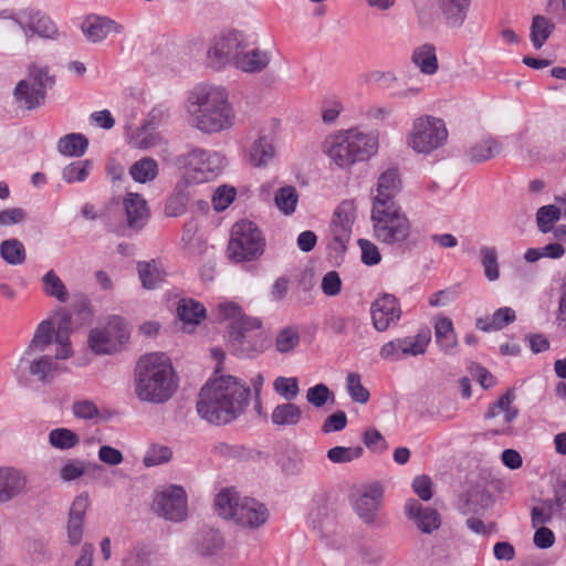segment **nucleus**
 <instances>
[{"label": "nucleus", "mask_w": 566, "mask_h": 566, "mask_svg": "<svg viewBox=\"0 0 566 566\" xmlns=\"http://www.w3.org/2000/svg\"><path fill=\"white\" fill-rule=\"evenodd\" d=\"M184 109L188 125L203 135L226 133L237 124V113L229 92L221 85H195L187 93Z\"/></svg>", "instance_id": "obj_1"}, {"label": "nucleus", "mask_w": 566, "mask_h": 566, "mask_svg": "<svg viewBox=\"0 0 566 566\" xmlns=\"http://www.w3.org/2000/svg\"><path fill=\"white\" fill-rule=\"evenodd\" d=\"M250 395V387L241 379L230 375L214 376L199 392L197 412L209 423L226 424L245 411Z\"/></svg>", "instance_id": "obj_2"}, {"label": "nucleus", "mask_w": 566, "mask_h": 566, "mask_svg": "<svg viewBox=\"0 0 566 566\" xmlns=\"http://www.w3.org/2000/svg\"><path fill=\"white\" fill-rule=\"evenodd\" d=\"M177 388V376L165 353H150L138 359L134 371V392L140 401L165 403Z\"/></svg>", "instance_id": "obj_3"}, {"label": "nucleus", "mask_w": 566, "mask_h": 566, "mask_svg": "<svg viewBox=\"0 0 566 566\" xmlns=\"http://www.w3.org/2000/svg\"><path fill=\"white\" fill-rule=\"evenodd\" d=\"M213 506L221 518L245 531L259 530L270 517L265 504L254 497L240 495L233 488L219 491L214 496Z\"/></svg>", "instance_id": "obj_4"}, {"label": "nucleus", "mask_w": 566, "mask_h": 566, "mask_svg": "<svg viewBox=\"0 0 566 566\" xmlns=\"http://www.w3.org/2000/svg\"><path fill=\"white\" fill-rule=\"evenodd\" d=\"M323 149L337 167L345 169L376 155L378 136L374 133L352 128L327 138Z\"/></svg>", "instance_id": "obj_5"}, {"label": "nucleus", "mask_w": 566, "mask_h": 566, "mask_svg": "<svg viewBox=\"0 0 566 566\" xmlns=\"http://www.w3.org/2000/svg\"><path fill=\"white\" fill-rule=\"evenodd\" d=\"M374 238L387 247H401L411 237L412 226L400 205L371 207Z\"/></svg>", "instance_id": "obj_6"}, {"label": "nucleus", "mask_w": 566, "mask_h": 566, "mask_svg": "<svg viewBox=\"0 0 566 566\" xmlns=\"http://www.w3.org/2000/svg\"><path fill=\"white\" fill-rule=\"evenodd\" d=\"M448 136L443 119L431 115H420L412 120L406 143L415 153L430 155L446 145Z\"/></svg>", "instance_id": "obj_7"}, {"label": "nucleus", "mask_w": 566, "mask_h": 566, "mask_svg": "<svg viewBox=\"0 0 566 566\" xmlns=\"http://www.w3.org/2000/svg\"><path fill=\"white\" fill-rule=\"evenodd\" d=\"M226 166V156L216 150L195 147L184 156L185 178L190 184L210 182L222 174Z\"/></svg>", "instance_id": "obj_8"}, {"label": "nucleus", "mask_w": 566, "mask_h": 566, "mask_svg": "<svg viewBox=\"0 0 566 566\" xmlns=\"http://www.w3.org/2000/svg\"><path fill=\"white\" fill-rule=\"evenodd\" d=\"M264 247V238L253 222L241 220L233 224L227 249L230 260L233 262L255 260L263 254Z\"/></svg>", "instance_id": "obj_9"}, {"label": "nucleus", "mask_w": 566, "mask_h": 566, "mask_svg": "<svg viewBox=\"0 0 566 566\" xmlns=\"http://www.w3.org/2000/svg\"><path fill=\"white\" fill-rule=\"evenodd\" d=\"M53 83L45 65L32 63L28 66V76L19 81L13 90V97L19 107L33 111L45 99V90Z\"/></svg>", "instance_id": "obj_10"}, {"label": "nucleus", "mask_w": 566, "mask_h": 566, "mask_svg": "<svg viewBox=\"0 0 566 566\" xmlns=\"http://www.w3.org/2000/svg\"><path fill=\"white\" fill-rule=\"evenodd\" d=\"M248 48L244 35L238 31L222 34L213 40L208 50V62L219 70L227 64L235 65L242 50Z\"/></svg>", "instance_id": "obj_11"}, {"label": "nucleus", "mask_w": 566, "mask_h": 566, "mask_svg": "<svg viewBox=\"0 0 566 566\" xmlns=\"http://www.w3.org/2000/svg\"><path fill=\"white\" fill-rule=\"evenodd\" d=\"M357 216V207L353 200L342 201L334 211L331 222L332 242L329 247L344 252L352 237V229Z\"/></svg>", "instance_id": "obj_12"}, {"label": "nucleus", "mask_w": 566, "mask_h": 566, "mask_svg": "<svg viewBox=\"0 0 566 566\" xmlns=\"http://www.w3.org/2000/svg\"><path fill=\"white\" fill-rule=\"evenodd\" d=\"M153 510L161 517L179 522L187 516V494L178 485H170L156 493Z\"/></svg>", "instance_id": "obj_13"}, {"label": "nucleus", "mask_w": 566, "mask_h": 566, "mask_svg": "<svg viewBox=\"0 0 566 566\" xmlns=\"http://www.w3.org/2000/svg\"><path fill=\"white\" fill-rule=\"evenodd\" d=\"M13 21L20 27L27 40L33 38L56 39L59 30L54 21L36 9H24L18 12Z\"/></svg>", "instance_id": "obj_14"}, {"label": "nucleus", "mask_w": 566, "mask_h": 566, "mask_svg": "<svg viewBox=\"0 0 566 566\" xmlns=\"http://www.w3.org/2000/svg\"><path fill=\"white\" fill-rule=\"evenodd\" d=\"M59 371L60 366L53 357L41 353H22L13 368L15 375L28 373L42 384H51Z\"/></svg>", "instance_id": "obj_15"}, {"label": "nucleus", "mask_w": 566, "mask_h": 566, "mask_svg": "<svg viewBox=\"0 0 566 566\" xmlns=\"http://www.w3.org/2000/svg\"><path fill=\"white\" fill-rule=\"evenodd\" d=\"M256 331L238 328L228 332V345L234 355L250 358L264 352L265 337Z\"/></svg>", "instance_id": "obj_16"}, {"label": "nucleus", "mask_w": 566, "mask_h": 566, "mask_svg": "<svg viewBox=\"0 0 566 566\" xmlns=\"http://www.w3.org/2000/svg\"><path fill=\"white\" fill-rule=\"evenodd\" d=\"M373 326L377 332H386L395 327L401 317L399 301L390 294L375 300L370 306Z\"/></svg>", "instance_id": "obj_17"}, {"label": "nucleus", "mask_w": 566, "mask_h": 566, "mask_svg": "<svg viewBox=\"0 0 566 566\" xmlns=\"http://www.w3.org/2000/svg\"><path fill=\"white\" fill-rule=\"evenodd\" d=\"M382 495L384 489L378 483L365 486L353 495V509L365 523H373L375 521Z\"/></svg>", "instance_id": "obj_18"}, {"label": "nucleus", "mask_w": 566, "mask_h": 566, "mask_svg": "<svg viewBox=\"0 0 566 566\" xmlns=\"http://www.w3.org/2000/svg\"><path fill=\"white\" fill-rule=\"evenodd\" d=\"M402 189V180L398 168L389 167L384 170L376 182V193L371 199V207L399 205L395 198Z\"/></svg>", "instance_id": "obj_19"}, {"label": "nucleus", "mask_w": 566, "mask_h": 566, "mask_svg": "<svg viewBox=\"0 0 566 566\" xmlns=\"http://www.w3.org/2000/svg\"><path fill=\"white\" fill-rule=\"evenodd\" d=\"M127 230L138 233L147 224L150 212L145 198L136 192L127 191L123 198Z\"/></svg>", "instance_id": "obj_20"}, {"label": "nucleus", "mask_w": 566, "mask_h": 566, "mask_svg": "<svg viewBox=\"0 0 566 566\" xmlns=\"http://www.w3.org/2000/svg\"><path fill=\"white\" fill-rule=\"evenodd\" d=\"M276 150L271 137L259 133L244 148L245 160L254 168H265L275 158Z\"/></svg>", "instance_id": "obj_21"}, {"label": "nucleus", "mask_w": 566, "mask_h": 566, "mask_svg": "<svg viewBox=\"0 0 566 566\" xmlns=\"http://www.w3.org/2000/svg\"><path fill=\"white\" fill-rule=\"evenodd\" d=\"M516 396L513 389H509L502 395L496 401L490 405L489 410L485 413L486 419H496L502 417V427L493 430L495 434H509L511 432L510 423L513 422L517 415V408L512 406Z\"/></svg>", "instance_id": "obj_22"}, {"label": "nucleus", "mask_w": 566, "mask_h": 566, "mask_svg": "<svg viewBox=\"0 0 566 566\" xmlns=\"http://www.w3.org/2000/svg\"><path fill=\"white\" fill-rule=\"evenodd\" d=\"M407 517L422 532L430 534L441 525V517L437 510L423 506L419 501L409 499L405 504Z\"/></svg>", "instance_id": "obj_23"}, {"label": "nucleus", "mask_w": 566, "mask_h": 566, "mask_svg": "<svg viewBox=\"0 0 566 566\" xmlns=\"http://www.w3.org/2000/svg\"><path fill=\"white\" fill-rule=\"evenodd\" d=\"M88 509V497L84 494L76 496L69 510L66 523L67 542L76 546L83 538V521Z\"/></svg>", "instance_id": "obj_24"}, {"label": "nucleus", "mask_w": 566, "mask_h": 566, "mask_svg": "<svg viewBox=\"0 0 566 566\" xmlns=\"http://www.w3.org/2000/svg\"><path fill=\"white\" fill-rule=\"evenodd\" d=\"M218 318L229 322V331L260 329L261 327V322L258 318L245 316L241 307L233 302H222L218 305Z\"/></svg>", "instance_id": "obj_25"}, {"label": "nucleus", "mask_w": 566, "mask_h": 566, "mask_svg": "<svg viewBox=\"0 0 566 566\" xmlns=\"http://www.w3.org/2000/svg\"><path fill=\"white\" fill-rule=\"evenodd\" d=\"M25 486V476L20 471L9 467L0 468V504L23 493Z\"/></svg>", "instance_id": "obj_26"}, {"label": "nucleus", "mask_w": 566, "mask_h": 566, "mask_svg": "<svg viewBox=\"0 0 566 566\" xmlns=\"http://www.w3.org/2000/svg\"><path fill=\"white\" fill-rule=\"evenodd\" d=\"M434 340L446 355H454L458 348V338L453 323L449 317L439 316L434 323Z\"/></svg>", "instance_id": "obj_27"}, {"label": "nucleus", "mask_w": 566, "mask_h": 566, "mask_svg": "<svg viewBox=\"0 0 566 566\" xmlns=\"http://www.w3.org/2000/svg\"><path fill=\"white\" fill-rule=\"evenodd\" d=\"M177 314L182 322V329L191 333L206 317L205 306L192 298H184L179 302Z\"/></svg>", "instance_id": "obj_28"}, {"label": "nucleus", "mask_w": 566, "mask_h": 566, "mask_svg": "<svg viewBox=\"0 0 566 566\" xmlns=\"http://www.w3.org/2000/svg\"><path fill=\"white\" fill-rule=\"evenodd\" d=\"M130 337L128 324L119 316L108 317V355L122 352Z\"/></svg>", "instance_id": "obj_29"}, {"label": "nucleus", "mask_w": 566, "mask_h": 566, "mask_svg": "<svg viewBox=\"0 0 566 566\" xmlns=\"http://www.w3.org/2000/svg\"><path fill=\"white\" fill-rule=\"evenodd\" d=\"M270 61L269 52L260 49L248 50L247 48L240 53L234 66L247 73H259L269 65Z\"/></svg>", "instance_id": "obj_30"}, {"label": "nucleus", "mask_w": 566, "mask_h": 566, "mask_svg": "<svg viewBox=\"0 0 566 566\" xmlns=\"http://www.w3.org/2000/svg\"><path fill=\"white\" fill-rule=\"evenodd\" d=\"M54 321L53 319H43L36 326L33 336L24 349L23 353H41L44 354L46 348L54 340Z\"/></svg>", "instance_id": "obj_31"}, {"label": "nucleus", "mask_w": 566, "mask_h": 566, "mask_svg": "<svg viewBox=\"0 0 566 566\" xmlns=\"http://www.w3.org/2000/svg\"><path fill=\"white\" fill-rule=\"evenodd\" d=\"M471 0H440L439 6L446 22L451 28L463 25Z\"/></svg>", "instance_id": "obj_32"}, {"label": "nucleus", "mask_w": 566, "mask_h": 566, "mask_svg": "<svg viewBox=\"0 0 566 566\" xmlns=\"http://www.w3.org/2000/svg\"><path fill=\"white\" fill-rule=\"evenodd\" d=\"M501 150L502 144L499 140L492 137H486L471 145L467 150L465 156L469 161L479 164L495 157L501 153Z\"/></svg>", "instance_id": "obj_33"}, {"label": "nucleus", "mask_w": 566, "mask_h": 566, "mask_svg": "<svg viewBox=\"0 0 566 566\" xmlns=\"http://www.w3.org/2000/svg\"><path fill=\"white\" fill-rule=\"evenodd\" d=\"M303 418L302 409L293 402H283L274 407L271 422L276 427H296Z\"/></svg>", "instance_id": "obj_34"}, {"label": "nucleus", "mask_w": 566, "mask_h": 566, "mask_svg": "<svg viewBox=\"0 0 566 566\" xmlns=\"http://www.w3.org/2000/svg\"><path fill=\"white\" fill-rule=\"evenodd\" d=\"M137 271L143 286L148 290L157 289L167 274L163 264L155 260L138 262Z\"/></svg>", "instance_id": "obj_35"}, {"label": "nucleus", "mask_w": 566, "mask_h": 566, "mask_svg": "<svg viewBox=\"0 0 566 566\" xmlns=\"http://www.w3.org/2000/svg\"><path fill=\"white\" fill-rule=\"evenodd\" d=\"M400 339L401 352L405 357L419 356L426 353L431 342V332L429 328L419 331L416 335L406 336Z\"/></svg>", "instance_id": "obj_36"}, {"label": "nucleus", "mask_w": 566, "mask_h": 566, "mask_svg": "<svg viewBox=\"0 0 566 566\" xmlns=\"http://www.w3.org/2000/svg\"><path fill=\"white\" fill-rule=\"evenodd\" d=\"M515 321V312L511 307H501L490 317H479L476 328L483 332L500 331Z\"/></svg>", "instance_id": "obj_37"}, {"label": "nucleus", "mask_w": 566, "mask_h": 566, "mask_svg": "<svg viewBox=\"0 0 566 566\" xmlns=\"http://www.w3.org/2000/svg\"><path fill=\"white\" fill-rule=\"evenodd\" d=\"M88 139L80 133H71L61 137L57 142V150L63 156L81 157L85 154Z\"/></svg>", "instance_id": "obj_38"}, {"label": "nucleus", "mask_w": 566, "mask_h": 566, "mask_svg": "<svg viewBox=\"0 0 566 566\" xmlns=\"http://www.w3.org/2000/svg\"><path fill=\"white\" fill-rule=\"evenodd\" d=\"M42 291L49 296L55 298L60 303H66L70 298V293L61 280V277L53 271H48L41 279Z\"/></svg>", "instance_id": "obj_39"}, {"label": "nucleus", "mask_w": 566, "mask_h": 566, "mask_svg": "<svg viewBox=\"0 0 566 566\" xmlns=\"http://www.w3.org/2000/svg\"><path fill=\"white\" fill-rule=\"evenodd\" d=\"M158 172V164L151 157H144L135 161L129 168V175L139 184H146L155 180Z\"/></svg>", "instance_id": "obj_40"}, {"label": "nucleus", "mask_w": 566, "mask_h": 566, "mask_svg": "<svg viewBox=\"0 0 566 566\" xmlns=\"http://www.w3.org/2000/svg\"><path fill=\"white\" fill-rule=\"evenodd\" d=\"M555 30V25L546 17L537 14L533 18L530 38L535 49H541Z\"/></svg>", "instance_id": "obj_41"}, {"label": "nucleus", "mask_w": 566, "mask_h": 566, "mask_svg": "<svg viewBox=\"0 0 566 566\" xmlns=\"http://www.w3.org/2000/svg\"><path fill=\"white\" fill-rule=\"evenodd\" d=\"M274 202L284 216L293 214L298 203V192L296 188L291 185L279 188L274 195Z\"/></svg>", "instance_id": "obj_42"}, {"label": "nucleus", "mask_w": 566, "mask_h": 566, "mask_svg": "<svg viewBox=\"0 0 566 566\" xmlns=\"http://www.w3.org/2000/svg\"><path fill=\"white\" fill-rule=\"evenodd\" d=\"M0 255L10 265H20L25 261V249L18 239H8L0 243Z\"/></svg>", "instance_id": "obj_43"}, {"label": "nucleus", "mask_w": 566, "mask_h": 566, "mask_svg": "<svg viewBox=\"0 0 566 566\" xmlns=\"http://www.w3.org/2000/svg\"><path fill=\"white\" fill-rule=\"evenodd\" d=\"M412 60L424 74H433L438 69L436 50L431 44L418 48L413 52Z\"/></svg>", "instance_id": "obj_44"}, {"label": "nucleus", "mask_w": 566, "mask_h": 566, "mask_svg": "<svg viewBox=\"0 0 566 566\" xmlns=\"http://www.w3.org/2000/svg\"><path fill=\"white\" fill-rule=\"evenodd\" d=\"M81 29L87 41L93 43L102 41L106 34L105 19L99 15H88L83 21Z\"/></svg>", "instance_id": "obj_45"}, {"label": "nucleus", "mask_w": 566, "mask_h": 566, "mask_svg": "<svg viewBox=\"0 0 566 566\" xmlns=\"http://www.w3.org/2000/svg\"><path fill=\"white\" fill-rule=\"evenodd\" d=\"M223 547V538L219 532L208 531L201 535L197 543V551L202 556L217 554Z\"/></svg>", "instance_id": "obj_46"}, {"label": "nucleus", "mask_w": 566, "mask_h": 566, "mask_svg": "<svg viewBox=\"0 0 566 566\" xmlns=\"http://www.w3.org/2000/svg\"><path fill=\"white\" fill-rule=\"evenodd\" d=\"M49 442L56 449L65 450L75 447L80 442V438L70 429L57 428L50 431Z\"/></svg>", "instance_id": "obj_47"}, {"label": "nucleus", "mask_w": 566, "mask_h": 566, "mask_svg": "<svg viewBox=\"0 0 566 566\" xmlns=\"http://www.w3.org/2000/svg\"><path fill=\"white\" fill-rule=\"evenodd\" d=\"M364 453L363 447H334L327 451V459L335 464L349 463L359 459Z\"/></svg>", "instance_id": "obj_48"}, {"label": "nucleus", "mask_w": 566, "mask_h": 566, "mask_svg": "<svg viewBox=\"0 0 566 566\" xmlns=\"http://www.w3.org/2000/svg\"><path fill=\"white\" fill-rule=\"evenodd\" d=\"M300 339V333L295 327H285L276 335L275 348L282 354L290 353L298 346Z\"/></svg>", "instance_id": "obj_49"}, {"label": "nucleus", "mask_w": 566, "mask_h": 566, "mask_svg": "<svg viewBox=\"0 0 566 566\" xmlns=\"http://www.w3.org/2000/svg\"><path fill=\"white\" fill-rule=\"evenodd\" d=\"M273 388L286 402H292L300 392L298 380L295 377H277L273 382Z\"/></svg>", "instance_id": "obj_50"}, {"label": "nucleus", "mask_w": 566, "mask_h": 566, "mask_svg": "<svg viewBox=\"0 0 566 566\" xmlns=\"http://www.w3.org/2000/svg\"><path fill=\"white\" fill-rule=\"evenodd\" d=\"M484 274L489 281H495L500 276L497 252L493 247H482L480 250Z\"/></svg>", "instance_id": "obj_51"}, {"label": "nucleus", "mask_w": 566, "mask_h": 566, "mask_svg": "<svg viewBox=\"0 0 566 566\" xmlns=\"http://www.w3.org/2000/svg\"><path fill=\"white\" fill-rule=\"evenodd\" d=\"M346 388L350 398L358 403H366L369 400V391L361 384V377L357 373H349L346 377Z\"/></svg>", "instance_id": "obj_52"}, {"label": "nucleus", "mask_w": 566, "mask_h": 566, "mask_svg": "<svg viewBox=\"0 0 566 566\" xmlns=\"http://www.w3.org/2000/svg\"><path fill=\"white\" fill-rule=\"evenodd\" d=\"M559 217L560 210L556 206L548 205L541 207L536 213L538 229L543 233L549 232L553 228V224L559 219Z\"/></svg>", "instance_id": "obj_53"}, {"label": "nucleus", "mask_w": 566, "mask_h": 566, "mask_svg": "<svg viewBox=\"0 0 566 566\" xmlns=\"http://www.w3.org/2000/svg\"><path fill=\"white\" fill-rule=\"evenodd\" d=\"M91 164L88 161H75L62 169L63 179L69 182H82L90 174Z\"/></svg>", "instance_id": "obj_54"}, {"label": "nucleus", "mask_w": 566, "mask_h": 566, "mask_svg": "<svg viewBox=\"0 0 566 566\" xmlns=\"http://www.w3.org/2000/svg\"><path fill=\"white\" fill-rule=\"evenodd\" d=\"M72 412L75 418L82 420H95L102 418V413L95 402L87 399L74 401L72 405Z\"/></svg>", "instance_id": "obj_55"}, {"label": "nucleus", "mask_w": 566, "mask_h": 566, "mask_svg": "<svg viewBox=\"0 0 566 566\" xmlns=\"http://www.w3.org/2000/svg\"><path fill=\"white\" fill-rule=\"evenodd\" d=\"M87 348L94 355L101 356L106 354V327H94L87 335Z\"/></svg>", "instance_id": "obj_56"}, {"label": "nucleus", "mask_w": 566, "mask_h": 566, "mask_svg": "<svg viewBox=\"0 0 566 566\" xmlns=\"http://www.w3.org/2000/svg\"><path fill=\"white\" fill-rule=\"evenodd\" d=\"M235 198V189L228 186L217 188L212 196V206L216 211L226 210Z\"/></svg>", "instance_id": "obj_57"}, {"label": "nucleus", "mask_w": 566, "mask_h": 566, "mask_svg": "<svg viewBox=\"0 0 566 566\" xmlns=\"http://www.w3.org/2000/svg\"><path fill=\"white\" fill-rule=\"evenodd\" d=\"M168 118V112L161 106L154 107L144 119L143 126L140 127L139 136L143 133L156 129Z\"/></svg>", "instance_id": "obj_58"}, {"label": "nucleus", "mask_w": 566, "mask_h": 566, "mask_svg": "<svg viewBox=\"0 0 566 566\" xmlns=\"http://www.w3.org/2000/svg\"><path fill=\"white\" fill-rule=\"evenodd\" d=\"M171 458V451L164 446H153L144 457L146 467H155L168 462Z\"/></svg>", "instance_id": "obj_59"}, {"label": "nucleus", "mask_w": 566, "mask_h": 566, "mask_svg": "<svg viewBox=\"0 0 566 566\" xmlns=\"http://www.w3.org/2000/svg\"><path fill=\"white\" fill-rule=\"evenodd\" d=\"M332 392L324 384H317L311 387L306 392V400L315 408H322L329 399Z\"/></svg>", "instance_id": "obj_60"}, {"label": "nucleus", "mask_w": 566, "mask_h": 566, "mask_svg": "<svg viewBox=\"0 0 566 566\" xmlns=\"http://www.w3.org/2000/svg\"><path fill=\"white\" fill-rule=\"evenodd\" d=\"M358 245L361 251V261L366 265L378 264L381 260V255L378 247L367 239H359Z\"/></svg>", "instance_id": "obj_61"}, {"label": "nucleus", "mask_w": 566, "mask_h": 566, "mask_svg": "<svg viewBox=\"0 0 566 566\" xmlns=\"http://www.w3.org/2000/svg\"><path fill=\"white\" fill-rule=\"evenodd\" d=\"M87 465L81 460H70L60 470L63 481L70 482L85 474Z\"/></svg>", "instance_id": "obj_62"}, {"label": "nucleus", "mask_w": 566, "mask_h": 566, "mask_svg": "<svg viewBox=\"0 0 566 566\" xmlns=\"http://www.w3.org/2000/svg\"><path fill=\"white\" fill-rule=\"evenodd\" d=\"M25 220V211L19 207L0 210V227L8 228L21 224Z\"/></svg>", "instance_id": "obj_63"}, {"label": "nucleus", "mask_w": 566, "mask_h": 566, "mask_svg": "<svg viewBox=\"0 0 566 566\" xmlns=\"http://www.w3.org/2000/svg\"><path fill=\"white\" fill-rule=\"evenodd\" d=\"M366 447L374 452L382 453L388 449V444L382 434L376 429H368L363 436Z\"/></svg>", "instance_id": "obj_64"}]
</instances>
